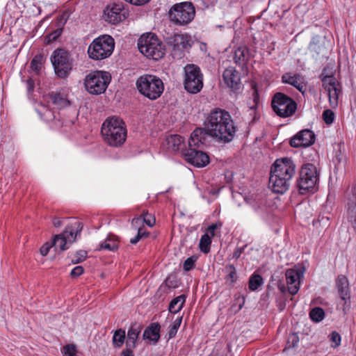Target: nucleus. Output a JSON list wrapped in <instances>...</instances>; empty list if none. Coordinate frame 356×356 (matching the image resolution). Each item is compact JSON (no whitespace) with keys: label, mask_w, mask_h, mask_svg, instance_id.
<instances>
[{"label":"nucleus","mask_w":356,"mask_h":356,"mask_svg":"<svg viewBox=\"0 0 356 356\" xmlns=\"http://www.w3.org/2000/svg\"><path fill=\"white\" fill-rule=\"evenodd\" d=\"M160 329L161 326L158 323H151L145 330L143 337L144 339H148L155 344L160 339Z\"/></svg>","instance_id":"nucleus-23"},{"label":"nucleus","mask_w":356,"mask_h":356,"mask_svg":"<svg viewBox=\"0 0 356 356\" xmlns=\"http://www.w3.org/2000/svg\"><path fill=\"white\" fill-rule=\"evenodd\" d=\"M51 247H52L51 243H46L40 248V254L42 256H46L48 254V252Z\"/></svg>","instance_id":"nucleus-51"},{"label":"nucleus","mask_w":356,"mask_h":356,"mask_svg":"<svg viewBox=\"0 0 356 356\" xmlns=\"http://www.w3.org/2000/svg\"><path fill=\"white\" fill-rule=\"evenodd\" d=\"M55 74L59 78H66L69 76L73 67V60L67 51L58 49L53 51L51 56Z\"/></svg>","instance_id":"nucleus-10"},{"label":"nucleus","mask_w":356,"mask_h":356,"mask_svg":"<svg viewBox=\"0 0 356 356\" xmlns=\"http://www.w3.org/2000/svg\"><path fill=\"white\" fill-rule=\"evenodd\" d=\"M225 83L234 90L239 88L241 85L240 74L234 67L227 68L222 74Z\"/></svg>","instance_id":"nucleus-20"},{"label":"nucleus","mask_w":356,"mask_h":356,"mask_svg":"<svg viewBox=\"0 0 356 356\" xmlns=\"http://www.w3.org/2000/svg\"><path fill=\"white\" fill-rule=\"evenodd\" d=\"M258 207H254V210L257 211Z\"/></svg>","instance_id":"nucleus-62"},{"label":"nucleus","mask_w":356,"mask_h":356,"mask_svg":"<svg viewBox=\"0 0 356 356\" xmlns=\"http://www.w3.org/2000/svg\"><path fill=\"white\" fill-rule=\"evenodd\" d=\"M301 272L293 268L288 269L285 273L286 280L288 284V291L291 295H295L299 291L300 277Z\"/></svg>","instance_id":"nucleus-19"},{"label":"nucleus","mask_w":356,"mask_h":356,"mask_svg":"<svg viewBox=\"0 0 356 356\" xmlns=\"http://www.w3.org/2000/svg\"><path fill=\"white\" fill-rule=\"evenodd\" d=\"M136 87L141 95L151 100L158 99L164 90L162 80L152 74L140 76L136 81Z\"/></svg>","instance_id":"nucleus-5"},{"label":"nucleus","mask_w":356,"mask_h":356,"mask_svg":"<svg viewBox=\"0 0 356 356\" xmlns=\"http://www.w3.org/2000/svg\"><path fill=\"white\" fill-rule=\"evenodd\" d=\"M83 268L81 266H77L72 270L70 275L73 278L78 277L83 273Z\"/></svg>","instance_id":"nucleus-45"},{"label":"nucleus","mask_w":356,"mask_h":356,"mask_svg":"<svg viewBox=\"0 0 356 356\" xmlns=\"http://www.w3.org/2000/svg\"><path fill=\"white\" fill-rule=\"evenodd\" d=\"M142 329L143 325L140 323L135 322L131 324L127 332V338L125 342L127 347H129V348H136L137 341Z\"/></svg>","instance_id":"nucleus-22"},{"label":"nucleus","mask_w":356,"mask_h":356,"mask_svg":"<svg viewBox=\"0 0 356 356\" xmlns=\"http://www.w3.org/2000/svg\"><path fill=\"white\" fill-rule=\"evenodd\" d=\"M168 148L172 151L182 150L184 147V138L179 135H171L167 138Z\"/></svg>","instance_id":"nucleus-27"},{"label":"nucleus","mask_w":356,"mask_h":356,"mask_svg":"<svg viewBox=\"0 0 356 356\" xmlns=\"http://www.w3.org/2000/svg\"><path fill=\"white\" fill-rule=\"evenodd\" d=\"M197 257L196 256H191L186 259L183 264V268L185 271H190L195 267V264Z\"/></svg>","instance_id":"nucleus-39"},{"label":"nucleus","mask_w":356,"mask_h":356,"mask_svg":"<svg viewBox=\"0 0 356 356\" xmlns=\"http://www.w3.org/2000/svg\"><path fill=\"white\" fill-rule=\"evenodd\" d=\"M114 49V40L109 35H103L95 39L88 49L90 58L99 60L109 57Z\"/></svg>","instance_id":"nucleus-7"},{"label":"nucleus","mask_w":356,"mask_h":356,"mask_svg":"<svg viewBox=\"0 0 356 356\" xmlns=\"http://www.w3.org/2000/svg\"><path fill=\"white\" fill-rule=\"evenodd\" d=\"M143 223H146L148 226L152 227L154 225L155 219L151 215L147 213L142 215Z\"/></svg>","instance_id":"nucleus-44"},{"label":"nucleus","mask_w":356,"mask_h":356,"mask_svg":"<svg viewBox=\"0 0 356 356\" xmlns=\"http://www.w3.org/2000/svg\"><path fill=\"white\" fill-rule=\"evenodd\" d=\"M209 356H222V355L218 354V353L213 352Z\"/></svg>","instance_id":"nucleus-60"},{"label":"nucleus","mask_w":356,"mask_h":356,"mask_svg":"<svg viewBox=\"0 0 356 356\" xmlns=\"http://www.w3.org/2000/svg\"><path fill=\"white\" fill-rule=\"evenodd\" d=\"M125 1L130 3L136 6H141L148 3L150 0H124Z\"/></svg>","instance_id":"nucleus-54"},{"label":"nucleus","mask_w":356,"mask_h":356,"mask_svg":"<svg viewBox=\"0 0 356 356\" xmlns=\"http://www.w3.org/2000/svg\"><path fill=\"white\" fill-rule=\"evenodd\" d=\"M347 211L349 222L356 232V187L347 193Z\"/></svg>","instance_id":"nucleus-18"},{"label":"nucleus","mask_w":356,"mask_h":356,"mask_svg":"<svg viewBox=\"0 0 356 356\" xmlns=\"http://www.w3.org/2000/svg\"><path fill=\"white\" fill-rule=\"evenodd\" d=\"M135 348L127 347L122 351L121 356H134L133 350Z\"/></svg>","instance_id":"nucleus-55"},{"label":"nucleus","mask_w":356,"mask_h":356,"mask_svg":"<svg viewBox=\"0 0 356 356\" xmlns=\"http://www.w3.org/2000/svg\"><path fill=\"white\" fill-rule=\"evenodd\" d=\"M126 333L122 329H118L114 332L112 343L114 348H120L125 342Z\"/></svg>","instance_id":"nucleus-31"},{"label":"nucleus","mask_w":356,"mask_h":356,"mask_svg":"<svg viewBox=\"0 0 356 356\" xmlns=\"http://www.w3.org/2000/svg\"><path fill=\"white\" fill-rule=\"evenodd\" d=\"M211 244V236L208 234H204L201 236L199 247L204 253H208L210 251Z\"/></svg>","instance_id":"nucleus-33"},{"label":"nucleus","mask_w":356,"mask_h":356,"mask_svg":"<svg viewBox=\"0 0 356 356\" xmlns=\"http://www.w3.org/2000/svg\"><path fill=\"white\" fill-rule=\"evenodd\" d=\"M246 247L247 245H245L241 248H236L233 253L232 257L235 259H238L244 252Z\"/></svg>","instance_id":"nucleus-52"},{"label":"nucleus","mask_w":356,"mask_h":356,"mask_svg":"<svg viewBox=\"0 0 356 356\" xmlns=\"http://www.w3.org/2000/svg\"><path fill=\"white\" fill-rule=\"evenodd\" d=\"M299 342V337L296 333L289 334L287 340L288 348H293L298 345Z\"/></svg>","instance_id":"nucleus-43"},{"label":"nucleus","mask_w":356,"mask_h":356,"mask_svg":"<svg viewBox=\"0 0 356 356\" xmlns=\"http://www.w3.org/2000/svg\"><path fill=\"white\" fill-rule=\"evenodd\" d=\"M52 223H53L54 226L56 227H59L63 225L62 220L57 217L54 218L52 219Z\"/></svg>","instance_id":"nucleus-56"},{"label":"nucleus","mask_w":356,"mask_h":356,"mask_svg":"<svg viewBox=\"0 0 356 356\" xmlns=\"http://www.w3.org/2000/svg\"><path fill=\"white\" fill-rule=\"evenodd\" d=\"M87 257V252L85 250L77 251L72 259V264H79L83 261Z\"/></svg>","instance_id":"nucleus-41"},{"label":"nucleus","mask_w":356,"mask_h":356,"mask_svg":"<svg viewBox=\"0 0 356 356\" xmlns=\"http://www.w3.org/2000/svg\"><path fill=\"white\" fill-rule=\"evenodd\" d=\"M111 80L110 74L104 71H94L88 74L84 79L86 90L92 95L104 93Z\"/></svg>","instance_id":"nucleus-8"},{"label":"nucleus","mask_w":356,"mask_h":356,"mask_svg":"<svg viewBox=\"0 0 356 356\" xmlns=\"http://www.w3.org/2000/svg\"><path fill=\"white\" fill-rule=\"evenodd\" d=\"M225 270L227 273L226 280L230 285H233L237 280L236 270L233 264L226 266Z\"/></svg>","instance_id":"nucleus-35"},{"label":"nucleus","mask_w":356,"mask_h":356,"mask_svg":"<svg viewBox=\"0 0 356 356\" xmlns=\"http://www.w3.org/2000/svg\"><path fill=\"white\" fill-rule=\"evenodd\" d=\"M234 60L238 65H245L248 60V50L246 47H238L234 51Z\"/></svg>","instance_id":"nucleus-29"},{"label":"nucleus","mask_w":356,"mask_h":356,"mask_svg":"<svg viewBox=\"0 0 356 356\" xmlns=\"http://www.w3.org/2000/svg\"><path fill=\"white\" fill-rule=\"evenodd\" d=\"M221 223L218 225L217 223L216 224H212L211 225H210L207 229V232L205 234H208L211 238L214 236L215 235V231L216 229L219 227V226H221Z\"/></svg>","instance_id":"nucleus-50"},{"label":"nucleus","mask_w":356,"mask_h":356,"mask_svg":"<svg viewBox=\"0 0 356 356\" xmlns=\"http://www.w3.org/2000/svg\"><path fill=\"white\" fill-rule=\"evenodd\" d=\"M165 284L169 288H176L177 286V284L174 283L170 277L165 280Z\"/></svg>","instance_id":"nucleus-58"},{"label":"nucleus","mask_w":356,"mask_h":356,"mask_svg":"<svg viewBox=\"0 0 356 356\" xmlns=\"http://www.w3.org/2000/svg\"><path fill=\"white\" fill-rule=\"evenodd\" d=\"M315 142V134L310 129L299 131L290 140V145L293 147H309Z\"/></svg>","instance_id":"nucleus-17"},{"label":"nucleus","mask_w":356,"mask_h":356,"mask_svg":"<svg viewBox=\"0 0 356 356\" xmlns=\"http://www.w3.org/2000/svg\"><path fill=\"white\" fill-rule=\"evenodd\" d=\"M237 127L229 113L224 109L216 108L208 115L203 128H196L190 138L191 145L200 144L211 136L217 141L227 143L235 137Z\"/></svg>","instance_id":"nucleus-1"},{"label":"nucleus","mask_w":356,"mask_h":356,"mask_svg":"<svg viewBox=\"0 0 356 356\" xmlns=\"http://www.w3.org/2000/svg\"><path fill=\"white\" fill-rule=\"evenodd\" d=\"M318 176L317 168L314 164L303 165L296 182L300 193L303 195L307 193H314L316 189Z\"/></svg>","instance_id":"nucleus-6"},{"label":"nucleus","mask_w":356,"mask_h":356,"mask_svg":"<svg viewBox=\"0 0 356 356\" xmlns=\"http://www.w3.org/2000/svg\"><path fill=\"white\" fill-rule=\"evenodd\" d=\"M105 20L116 24L126 18V11L122 3H110L104 10Z\"/></svg>","instance_id":"nucleus-16"},{"label":"nucleus","mask_w":356,"mask_h":356,"mask_svg":"<svg viewBox=\"0 0 356 356\" xmlns=\"http://www.w3.org/2000/svg\"><path fill=\"white\" fill-rule=\"evenodd\" d=\"M309 316L313 321L320 322L325 316L324 310L321 307H314L310 311Z\"/></svg>","instance_id":"nucleus-36"},{"label":"nucleus","mask_w":356,"mask_h":356,"mask_svg":"<svg viewBox=\"0 0 356 356\" xmlns=\"http://www.w3.org/2000/svg\"><path fill=\"white\" fill-rule=\"evenodd\" d=\"M186 298L185 295H180L173 298L169 305V312L173 314L179 312L183 308Z\"/></svg>","instance_id":"nucleus-30"},{"label":"nucleus","mask_w":356,"mask_h":356,"mask_svg":"<svg viewBox=\"0 0 356 356\" xmlns=\"http://www.w3.org/2000/svg\"><path fill=\"white\" fill-rule=\"evenodd\" d=\"M249 115L253 116L252 120H256V106L254 105L248 108Z\"/></svg>","instance_id":"nucleus-57"},{"label":"nucleus","mask_w":356,"mask_h":356,"mask_svg":"<svg viewBox=\"0 0 356 356\" xmlns=\"http://www.w3.org/2000/svg\"><path fill=\"white\" fill-rule=\"evenodd\" d=\"M185 90L191 94L198 93L203 87V75L200 67L195 65H187L184 67Z\"/></svg>","instance_id":"nucleus-13"},{"label":"nucleus","mask_w":356,"mask_h":356,"mask_svg":"<svg viewBox=\"0 0 356 356\" xmlns=\"http://www.w3.org/2000/svg\"><path fill=\"white\" fill-rule=\"evenodd\" d=\"M64 356H74L75 348L73 346L67 345L63 348Z\"/></svg>","instance_id":"nucleus-46"},{"label":"nucleus","mask_w":356,"mask_h":356,"mask_svg":"<svg viewBox=\"0 0 356 356\" xmlns=\"http://www.w3.org/2000/svg\"><path fill=\"white\" fill-rule=\"evenodd\" d=\"M44 62V56L42 54H38L32 59L31 62V67L33 71L38 73L41 70Z\"/></svg>","instance_id":"nucleus-32"},{"label":"nucleus","mask_w":356,"mask_h":356,"mask_svg":"<svg viewBox=\"0 0 356 356\" xmlns=\"http://www.w3.org/2000/svg\"><path fill=\"white\" fill-rule=\"evenodd\" d=\"M101 133L106 143L110 146H121L127 138L124 123L118 118H107L103 123Z\"/></svg>","instance_id":"nucleus-3"},{"label":"nucleus","mask_w":356,"mask_h":356,"mask_svg":"<svg viewBox=\"0 0 356 356\" xmlns=\"http://www.w3.org/2000/svg\"><path fill=\"white\" fill-rule=\"evenodd\" d=\"M34 88V83L31 79L27 80V89L29 92H31Z\"/></svg>","instance_id":"nucleus-59"},{"label":"nucleus","mask_w":356,"mask_h":356,"mask_svg":"<svg viewBox=\"0 0 356 356\" xmlns=\"http://www.w3.org/2000/svg\"><path fill=\"white\" fill-rule=\"evenodd\" d=\"M62 33V30L58 29L56 30L55 31L50 33L48 36L49 40L48 42L55 40L57 38H58Z\"/></svg>","instance_id":"nucleus-53"},{"label":"nucleus","mask_w":356,"mask_h":356,"mask_svg":"<svg viewBox=\"0 0 356 356\" xmlns=\"http://www.w3.org/2000/svg\"><path fill=\"white\" fill-rule=\"evenodd\" d=\"M35 110L40 118L45 121H51L56 118L54 112L44 104H38Z\"/></svg>","instance_id":"nucleus-28"},{"label":"nucleus","mask_w":356,"mask_h":356,"mask_svg":"<svg viewBox=\"0 0 356 356\" xmlns=\"http://www.w3.org/2000/svg\"><path fill=\"white\" fill-rule=\"evenodd\" d=\"M296 172V165L290 158L277 159L270 169L269 186L276 193L283 194L289 187L290 181Z\"/></svg>","instance_id":"nucleus-2"},{"label":"nucleus","mask_w":356,"mask_h":356,"mask_svg":"<svg viewBox=\"0 0 356 356\" xmlns=\"http://www.w3.org/2000/svg\"><path fill=\"white\" fill-rule=\"evenodd\" d=\"M263 278L259 275H253L248 282V287L251 291H256L263 284Z\"/></svg>","instance_id":"nucleus-34"},{"label":"nucleus","mask_w":356,"mask_h":356,"mask_svg":"<svg viewBox=\"0 0 356 356\" xmlns=\"http://www.w3.org/2000/svg\"><path fill=\"white\" fill-rule=\"evenodd\" d=\"M279 289L282 292V293H284L285 292V287L284 285L282 286H279Z\"/></svg>","instance_id":"nucleus-61"},{"label":"nucleus","mask_w":356,"mask_h":356,"mask_svg":"<svg viewBox=\"0 0 356 356\" xmlns=\"http://www.w3.org/2000/svg\"><path fill=\"white\" fill-rule=\"evenodd\" d=\"M282 81L284 83L293 86L302 93L306 90L304 78L299 74H293L291 72L285 73L282 76Z\"/></svg>","instance_id":"nucleus-21"},{"label":"nucleus","mask_w":356,"mask_h":356,"mask_svg":"<svg viewBox=\"0 0 356 356\" xmlns=\"http://www.w3.org/2000/svg\"><path fill=\"white\" fill-rule=\"evenodd\" d=\"M321 80L323 88L327 93L331 107H337L339 103V96L342 91L341 83L337 80L334 75H323L322 74Z\"/></svg>","instance_id":"nucleus-14"},{"label":"nucleus","mask_w":356,"mask_h":356,"mask_svg":"<svg viewBox=\"0 0 356 356\" xmlns=\"http://www.w3.org/2000/svg\"><path fill=\"white\" fill-rule=\"evenodd\" d=\"M336 284L339 296L341 298L345 301L346 304V300L350 298L348 293L349 284L347 277L343 275H339L336 281Z\"/></svg>","instance_id":"nucleus-24"},{"label":"nucleus","mask_w":356,"mask_h":356,"mask_svg":"<svg viewBox=\"0 0 356 356\" xmlns=\"http://www.w3.org/2000/svg\"><path fill=\"white\" fill-rule=\"evenodd\" d=\"M235 303L232 305L234 307L235 305H238V308L236 310V312L241 310L245 304V298L243 296H238L235 298Z\"/></svg>","instance_id":"nucleus-47"},{"label":"nucleus","mask_w":356,"mask_h":356,"mask_svg":"<svg viewBox=\"0 0 356 356\" xmlns=\"http://www.w3.org/2000/svg\"><path fill=\"white\" fill-rule=\"evenodd\" d=\"M149 236V232H145L143 228L138 229L137 235L133 238L130 239V243L131 244H136L140 239L143 238H147Z\"/></svg>","instance_id":"nucleus-40"},{"label":"nucleus","mask_w":356,"mask_h":356,"mask_svg":"<svg viewBox=\"0 0 356 356\" xmlns=\"http://www.w3.org/2000/svg\"><path fill=\"white\" fill-rule=\"evenodd\" d=\"M118 248L116 242L113 241L110 239L105 240L99 244V250H108L110 251H114Z\"/></svg>","instance_id":"nucleus-38"},{"label":"nucleus","mask_w":356,"mask_h":356,"mask_svg":"<svg viewBox=\"0 0 356 356\" xmlns=\"http://www.w3.org/2000/svg\"><path fill=\"white\" fill-rule=\"evenodd\" d=\"M206 141H201L200 144L197 145H191V143L188 140L189 148L183 153L188 163L198 168L204 167L209 163V156L201 149H198L202 147Z\"/></svg>","instance_id":"nucleus-15"},{"label":"nucleus","mask_w":356,"mask_h":356,"mask_svg":"<svg viewBox=\"0 0 356 356\" xmlns=\"http://www.w3.org/2000/svg\"><path fill=\"white\" fill-rule=\"evenodd\" d=\"M182 321V316L177 318L172 323V325L170 327L168 331V338L172 339L174 338L177 332L181 325Z\"/></svg>","instance_id":"nucleus-37"},{"label":"nucleus","mask_w":356,"mask_h":356,"mask_svg":"<svg viewBox=\"0 0 356 356\" xmlns=\"http://www.w3.org/2000/svg\"><path fill=\"white\" fill-rule=\"evenodd\" d=\"M195 10L193 4L184 1L173 5L169 11L170 20L177 25L189 24L195 17Z\"/></svg>","instance_id":"nucleus-9"},{"label":"nucleus","mask_w":356,"mask_h":356,"mask_svg":"<svg viewBox=\"0 0 356 356\" xmlns=\"http://www.w3.org/2000/svg\"><path fill=\"white\" fill-rule=\"evenodd\" d=\"M143 224L142 216L134 218L131 220V226L133 228L138 229L141 228L140 226Z\"/></svg>","instance_id":"nucleus-48"},{"label":"nucleus","mask_w":356,"mask_h":356,"mask_svg":"<svg viewBox=\"0 0 356 356\" xmlns=\"http://www.w3.org/2000/svg\"><path fill=\"white\" fill-rule=\"evenodd\" d=\"M172 44L175 49H184L191 46V39L186 34H176L172 38Z\"/></svg>","instance_id":"nucleus-25"},{"label":"nucleus","mask_w":356,"mask_h":356,"mask_svg":"<svg viewBox=\"0 0 356 356\" xmlns=\"http://www.w3.org/2000/svg\"><path fill=\"white\" fill-rule=\"evenodd\" d=\"M273 111L281 118L291 116L296 111L297 104L289 96L282 92H276L272 99Z\"/></svg>","instance_id":"nucleus-11"},{"label":"nucleus","mask_w":356,"mask_h":356,"mask_svg":"<svg viewBox=\"0 0 356 356\" xmlns=\"http://www.w3.org/2000/svg\"><path fill=\"white\" fill-rule=\"evenodd\" d=\"M323 119L325 124H331L333 123L334 120V113L330 109H326L323 113Z\"/></svg>","instance_id":"nucleus-42"},{"label":"nucleus","mask_w":356,"mask_h":356,"mask_svg":"<svg viewBox=\"0 0 356 356\" xmlns=\"http://www.w3.org/2000/svg\"><path fill=\"white\" fill-rule=\"evenodd\" d=\"M331 341L335 343V346H338L341 343V336L340 334L334 331L331 333Z\"/></svg>","instance_id":"nucleus-49"},{"label":"nucleus","mask_w":356,"mask_h":356,"mask_svg":"<svg viewBox=\"0 0 356 356\" xmlns=\"http://www.w3.org/2000/svg\"><path fill=\"white\" fill-rule=\"evenodd\" d=\"M82 229L83 224L78 220H74L65 227L62 234L54 236L51 243L52 246H54L56 249L60 248L61 251L67 250L68 248L67 243L74 242L76 236L81 233Z\"/></svg>","instance_id":"nucleus-12"},{"label":"nucleus","mask_w":356,"mask_h":356,"mask_svg":"<svg viewBox=\"0 0 356 356\" xmlns=\"http://www.w3.org/2000/svg\"><path fill=\"white\" fill-rule=\"evenodd\" d=\"M138 47L141 54L153 60H159L165 54L164 45L152 33L142 35L138 39Z\"/></svg>","instance_id":"nucleus-4"},{"label":"nucleus","mask_w":356,"mask_h":356,"mask_svg":"<svg viewBox=\"0 0 356 356\" xmlns=\"http://www.w3.org/2000/svg\"><path fill=\"white\" fill-rule=\"evenodd\" d=\"M49 104H51L54 108L61 109L67 106L70 104L69 100L65 97L63 94L60 93H51L49 95Z\"/></svg>","instance_id":"nucleus-26"}]
</instances>
